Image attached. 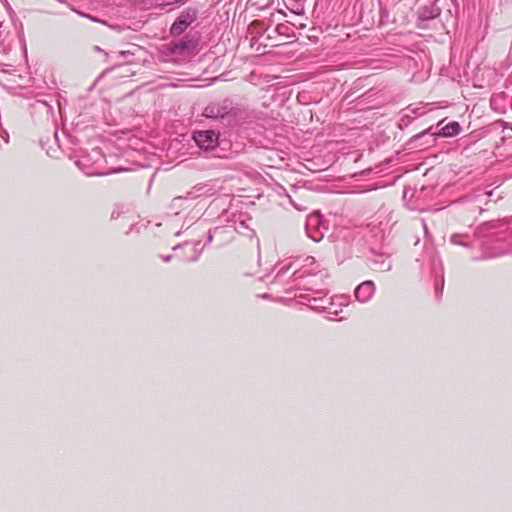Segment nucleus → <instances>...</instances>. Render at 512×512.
Returning a JSON list of instances; mask_svg holds the SVG:
<instances>
[{"label":"nucleus","mask_w":512,"mask_h":512,"mask_svg":"<svg viewBox=\"0 0 512 512\" xmlns=\"http://www.w3.org/2000/svg\"><path fill=\"white\" fill-rule=\"evenodd\" d=\"M306 233L309 238L319 242L324 237V231L327 227L324 225L319 212L311 213L306 219Z\"/></svg>","instance_id":"obj_1"},{"label":"nucleus","mask_w":512,"mask_h":512,"mask_svg":"<svg viewBox=\"0 0 512 512\" xmlns=\"http://www.w3.org/2000/svg\"><path fill=\"white\" fill-rule=\"evenodd\" d=\"M193 139L202 150H213L219 145V133L214 130H200L193 133Z\"/></svg>","instance_id":"obj_2"},{"label":"nucleus","mask_w":512,"mask_h":512,"mask_svg":"<svg viewBox=\"0 0 512 512\" xmlns=\"http://www.w3.org/2000/svg\"><path fill=\"white\" fill-rule=\"evenodd\" d=\"M197 18V11L192 8L184 10L174 21L170 28V34L179 36L182 34Z\"/></svg>","instance_id":"obj_3"},{"label":"nucleus","mask_w":512,"mask_h":512,"mask_svg":"<svg viewBox=\"0 0 512 512\" xmlns=\"http://www.w3.org/2000/svg\"><path fill=\"white\" fill-rule=\"evenodd\" d=\"M197 47V41L192 38H186L179 42L171 43L166 46L170 54L184 55L192 53Z\"/></svg>","instance_id":"obj_4"},{"label":"nucleus","mask_w":512,"mask_h":512,"mask_svg":"<svg viewBox=\"0 0 512 512\" xmlns=\"http://www.w3.org/2000/svg\"><path fill=\"white\" fill-rule=\"evenodd\" d=\"M375 293V284L373 281L367 280L359 284L354 291L355 298L361 302H368Z\"/></svg>","instance_id":"obj_5"},{"label":"nucleus","mask_w":512,"mask_h":512,"mask_svg":"<svg viewBox=\"0 0 512 512\" xmlns=\"http://www.w3.org/2000/svg\"><path fill=\"white\" fill-rule=\"evenodd\" d=\"M229 113V106L225 103H210L203 111V116L211 119L223 118Z\"/></svg>","instance_id":"obj_6"},{"label":"nucleus","mask_w":512,"mask_h":512,"mask_svg":"<svg viewBox=\"0 0 512 512\" xmlns=\"http://www.w3.org/2000/svg\"><path fill=\"white\" fill-rule=\"evenodd\" d=\"M317 294H323V296L312 297V298L308 299L310 307L317 311H322V310L328 311L329 307L327 305L333 304L332 299L327 298L326 297L327 294L324 293L323 291H317Z\"/></svg>","instance_id":"obj_7"},{"label":"nucleus","mask_w":512,"mask_h":512,"mask_svg":"<svg viewBox=\"0 0 512 512\" xmlns=\"http://www.w3.org/2000/svg\"><path fill=\"white\" fill-rule=\"evenodd\" d=\"M461 130L462 129L460 124L456 121H453L442 127L439 132L433 133L432 136L439 135L442 137H453L458 135L461 132Z\"/></svg>","instance_id":"obj_8"},{"label":"nucleus","mask_w":512,"mask_h":512,"mask_svg":"<svg viewBox=\"0 0 512 512\" xmlns=\"http://www.w3.org/2000/svg\"><path fill=\"white\" fill-rule=\"evenodd\" d=\"M441 13L440 8L436 4L425 6L420 11V18L423 20H431L438 17Z\"/></svg>","instance_id":"obj_9"},{"label":"nucleus","mask_w":512,"mask_h":512,"mask_svg":"<svg viewBox=\"0 0 512 512\" xmlns=\"http://www.w3.org/2000/svg\"><path fill=\"white\" fill-rule=\"evenodd\" d=\"M186 207L185 198H183V196L175 197L170 204V209L174 211L175 214H178L180 210Z\"/></svg>","instance_id":"obj_10"},{"label":"nucleus","mask_w":512,"mask_h":512,"mask_svg":"<svg viewBox=\"0 0 512 512\" xmlns=\"http://www.w3.org/2000/svg\"><path fill=\"white\" fill-rule=\"evenodd\" d=\"M467 237L465 235H461V234H453L451 237H450V242L455 244V245H461V246H464V247H469L470 244L468 241H466Z\"/></svg>","instance_id":"obj_11"},{"label":"nucleus","mask_w":512,"mask_h":512,"mask_svg":"<svg viewBox=\"0 0 512 512\" xmlns=\"http://www.w3.org/2000/svg\"><path fill=\"white\" fill-rule=\"evenodd\" d=\"M192 250H193V254H192V256L187 258L188 261L198 260L200 254H201V251H202V248H200V242L195 243L192 247Z\"/></svg>","instance_id":"obj_12"},{"label":"nucleus","mask_w":512,"mask_h":512,"mask_svg":"<svg viewBox=\"0 0 512 512\" xmlns=\"http://www.w3.org/2000/svg\"><path fill=\"white\" fill-rule=\"evenodd\" d=\"M392 267L391 262L388 258H384L381 261H379V270L381 271H388Z\"/></svg>","instance_id":"obj_13"},{"label":"nucleus","mask_w":512,"mask_h":512,"mask_svg":"<svg viewBox=\"0 0 512 512\" xmlns=\"http://www.w3.org/2000/svg\"><path fill=\"white\" fill-rule=\"evenodd\" d=\"M193 191L196 193L197 197H201L207 193L206 185H197L193 187Z\"/></svg>","instance_id":"obj_14"},{"label":"nucleus","mask_w":512,"mask_h":512,"mask_svg":"<svg viewBox=\"0 0 512 512\" xmlns=\"http://www.w3.org/2000/svg\"><path fill=\"white\" fill-rule=\"evenodd\" d=\"M347 304H348V299L346 296H336L335 297V305L346 306Z\"/></svg>","instance_id":"obj_15"},{"label":"nucleus","mask_w":512,"mask_h":512,"mask_svg":"<svg viewBox=\"0 0 512 512\" xmlns=\"http://www.w3.org/2000/svg\"><path fill=\"white\" fill-rule=\"evenodd\" d=\"M183 198H185V202H187L188 200H193V199H196L198 198L196 193L193 191V189L189 192H187L186 196H183Z\"/></svg>","instance_id":"obj_16"},{"label":"nucleus","mask_w":512,"mask_h":512,"mask_svg":"<svg viewBox=\"0 0 512 512\" xmlns=\"http://www.w3.org/2000/svg\"><path fill=\"white\" fill-rule=\"evenodd\" d=\"M339 312H342V309H335V311H330V309H328L327 318L334 319V316H337Z\"/></svg>","instance_id":"obj_17"},{"label":"nucleus","mask_w":512,"mask_h":512,"mask_svg":"<svg viewBox=\"0 0 512 512\" xmlns=\"http://www.w3.org/2000/svg\"><path fill=\"white\" fill-rule=\"evenodd\" d=\"M388 222H389V219H387V221L385 223H383V221H379V226H380L381 231H385L387 229Z\"/></svg>","instance_id":"obj_18"},{"label":"nucleus","mask_w":512,"mask_h":512,"mask_svg":"<svg viewBox=\"0 0 512 512\" xmlns=\"http://www.w3.org/2000/svg\"><path fill=\"white\" fill-rule=\"evenodd\" d=\"M164 1L166 2V4L171 5V4H176V3H182L185 0H164Z\"/></svg>","instance_id":"obj_19"},{"label":"nucleus","mask_w":512,"mask_h":512,"mask_svg":"<svg viewBox=\"0 0 512 512\" xmlns=\"http://www.w3.org/2000/svg\"><path fill=\"white\" fill-rule=\"evenodd\" d=\"M384 218V219H387L388 218V215L385 214V213H379V215L377 216V219H380V218Z\"/></svg>","instance_id":"obj_20"},{"label":"nucleus","mask_w":512,"mask_h":512,"mask_svg":"<svg viewBox=\"0 0 512 512\" xmlns=\"http://www.w3.org/2000/svg\"><path fill=\"white\" fill-rule=\"evenodd\" d=\"M213 239V234H212V231H209L208 232V242H211Z\"/></svg>","instance_id":"obj_21"},{"label":"nucleus","mask_w":512,"mask_h":512,"mask_svg":"<svg viewBox=\"0 0 512 512\" xmlns=\"http://www.w3.org/2000/svg\"><path fill=\"white\" fill-rule=\"evenodd\" d=\"M426 133H427V132H423V133H421V134L416 135V136H415V139H418V138H421V137L425 136V135H426Z\"/></svg>","instance_id":"obj_22"},{"label":"nucleus","mask_w":512,"mask_h":512,"mask_svg":"<svg viewBox=\"0 0 512 512\" xmlns=\"http://www.w3.org/2000/svg\"><path fill=\"white\" fill-rule=\"evenodd\" d=\"M3 139H4L5 143H8V141H9V136H8V134H7V133H5V136H3Z\"/></svg>","instance_id":"obj_23"},{"label":"nucleus","mask_w":512,"mask_h":512,"mask_svg":"<svg viewBox=\"0 0 512 512\" xmlns=\"http://www.w3.org/2000/svg\"><path fill=\"white\" fill-rule=\"evenodd\" d=\"M499 255H501V253H495L494 255H487V256H485V258L495 257V256H499Z\"/></svg>","instance_id":"obj_24"},{"label":"nucleus","mask_w":512,"mask_h":512,"mask_svg":"<svg viewBox=\"0 0 512 512\" xmlns=\"http://www.w3.org/2000/svg\"><path fill=\"white\" fill-rule=\"evenodd\" d=\"M127 54H130V52H129V51H121V52H120V55H121V56H125V55H127Z\"/></svg>","instance_id":"obj_25"},{"label":"nucleus","mask_w":512,"mask_h":512,"mask_svg":"<svg viewBox=\"0 0 512 512\" xmlns=\"http://www.w3.org/2000/svg\"><path fill=\"white\" fill-rule=\"evenodd\" d=\"M170 259H171V256H170V255H168V256H166V257H163V260H164L165 262L170 261Z\"/></svg>","instance_id":"obj_26"},{"label":"nucleus","mask_w":512,"mask_h":512,"mask_svg":"<svg viewBox=\"0 0 512 512\" xmlns=\"http://www.w3.org/2000/svg\"><path fill=\"white\" fill-rule=\"evenodd\" d=\"M505 223L504 222H498L497 224H495V227H500V226H504Z\"/></svg>","instance_id":"obj_27"},{"label":"nucleus","mask_w":512,"mask_h":512,"mask_svg":"<svg viewBox=\"0 0 512 512\" xmlns=\"http://www.w3.org/2000/svg\"><path fill=\"white\" fill-rule=\"evenodd\" d=\"M287 269H289V266H288V267H286V268H281V269L278 271V274L283 273V272H284L285 270H287Z\"/></svg>","instance_id":"obj_28"},{"label":"nucleus","mask_w":512,"mask_h":512,"mask_svg":"<svg viewBox=\"0 0 512 512\" xmlns=\"http://www.w3.org/2000/svg\"><path fill=\"white\" fill-rule=\"evenodd\" d=\"M90 175H104V173H99V172H93V173H89Z\"/></svg>","instance_id":"obj_29"}]
</instances>
